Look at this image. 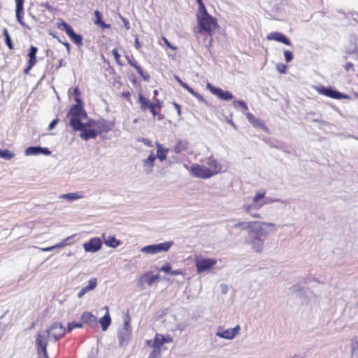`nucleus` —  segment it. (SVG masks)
<instances>
[{
  "mask_svg": "<svg viewBox=\"0 0 358 358\" xmlns=\"http://www.w3.org/2000/svg\"><path fill=\"white\" fill-rule=\"evenodd\" d=\"M146 343L147 345L150 347L161 348L162 346L164 344L163 340V335L160 334H157L153 340H148L146 341Z\"/></svg>",
  "mask_w": 358,
  "mask_h": 358,
  "instance_id": "obj_26",
  "label": "nucleus"
},
{
  "mask_svg": "<svg viewBox=\"0 0 358 358\" xmlns=\"http://www.w3.org/2000/svg\"><path fill=\"white\" fill-rule=\"evenodd\" d=\"M155 160H156V156L154 154V151L151 150L150 152L149 156L146 159H145L142 161L143 171L145 174L149 175L153 172Z\"/></svg>",
  "mask_w": 358,
  "mask_h": 358,
  "instance_id": "obj_16",
  "label": "nucleus"
},
{
  "mask_svg": "<svg viewBox=\"0 0 358 358\" xmlns=\"http://www.w3.org/2000/svg\"><path fill=\"white\" fill-rule=\"evenodd\" d=\"M222 293L225 294L227 292V286L226 285L222 284Z\"/></svg>",
  "mask_w": 358,
  "mask_h": 358,
  "instance_id": "obj_64",
  "label": "nucleus"
},
{
  "mask_svg": "<svg viewBox=\"0 0 358 358\" xmlns=\"http://www.w3.org/2000/svg\"><path fill=\"white\" fill-rule=\"evenodd\" d=\"M196 1L197 3L199 4V10L206 8L202 0H196Z\"/></svg>",
  "mask_w": 358,
  "mask_h": 358,
  "instance_id": "obj_61",
  "label": "nucleus"
},
{
  "mask_svg": "<svg viewBox=\"0 0 358 358\" xmlns=\"http://www.w3.org/2000/svg\"><path fill=\"white\" fill-rule=\"evenodd\" d=\"M155 146L157 149L156 159H158L160 162H164L166 159L169 149L164 148L162 144L157 141L155 142Z\"/></svg>",
  "mask_w": 358,
  "mask_h": 358,
  "instance_id": "obj_22",
  "label": "nucleus"
},
{
  "mask_svg": "<svg viewBox=\"0 0 358 358\" xmlns=\"http://www.w3.org/2000/svg\"><path fill=\"white\" fill-rule=\"evenodd\" d=\"M173 244V241H166L157 244L150 245L142 248L141 251L148 255H155L162 252L169 251Z\"/></svg>",
  "mask_w": 358,
  "mask_h": 358,
  "instance_id": "obj_10",
  "label": "nucleus"
},
{
  "mask_svg": "<svg viewBox=\"0 0 358 358\" xmlns=\"http://www.w3.org/2000/svg\"><path fill=\"white\" fill-rule=\"evenodd\" d=\"M113 127V122L103 120L99 122H95V127L94 128H96L99 133L101 134L110 131Z\"/></svg>",
  "mask_w": 358,
  "mask_h": 358,
  "instance_id": "obj_21",
  "label": "nucleus"
},
{
  "mask_svg": "<svg viewBox=\"0 0 358 358\" xmlns=\"http://www.w3.org/2000/svg\"><path fill=\"white\" fill-rule=\"evenodd\" d=\"M257 194H260L263 195V197L260 199L261 207L262 208L264 205L270 204L275 202H280L282 203L286 204L287 201L286 200H282L280 199H273L270 197H266V191L265 190H259L257 192Z\"/></svg>",
  "mask_w": 358,
  "mask_h": 358,
  "instance_id": "obj_20",
  "label": "nucleus"
},
{
  "mask_svg": "<svg viewBox=\"0 0 358 358\" xmlns=\"http://www.w3.org/2000/svg\"><path fill=\"white\" fill-rule=\"evenodd\" d=\"M102 246V241L100 238H92L88 242L83 244V248L87 252H96Z\"/></svg>",
  "mask_w": 358,
  "mask_h": 358,
  "instance_id": "obj_15",
  "label": "nucleus"
},
{
  "mask_svg": "<svg viewBox=\"0 0 358 358\" xmlns=\"http://www.w3.org/2000/svg\"><path fill=\"white\" fill-rule=\"evenodd\" d=\"M154 280L152 273H146L143 274L137 281V286L141 288H144L145 283L149 286H152L154 283Z\"/></svg>",
  "mask_w": 358,
  "mask_h": 358,
  "instance_id": "obj_24",
  "label": "nucleus"
},
{
  "mask_svg": "<svg viewBox=\"0 0 358 358\" xmlns=\"http://www.w3.org/2000/svg\"><path fill=\"white\" fill-rule=\"evenodd\" d=\"M83 322L89 325L91 328L95 329L98 327L97 318L92 313L85 311L81 315Z\"/></svg>",
  "mask_w": 358,
  "mask_h": 358,
  "instance_id": "obj_18",
  "label": "nucleus"
},
{
  "mask_svg": "<svg viewBox=\"0 0 358 358\" xmlns=\"http://www.w3.org/2000/svg\"><path fill=\"white\" fill-rule=\"evenodd\" d=\"M351 355L353 357L358 358V341L352 340L350 343Z\"/></svg>",
  "mask_w": 358,
  "mask_h": 358,
  "instance_id": "obj_35",
  "label": "nucleus"
},
{
  "mask_svg": "<svg viewBox=\"0 0 358 358\" xmlns=\"http://www.w3.org/2000/svg\"><path fill=\"white\" fill-rule=\"evenodd\" d=\"M57 27L61 30L65 31L66 34H68L71 31L73 30L72 27L64 22H61L58 23Z\"/></svg>",
  "mask_w": 358,
  "mask_h": 358,
  "instance_id": "obj_41",
  "label": "nucleus"
},
{
  "mask_svg": "<svg viewBox=\"0 0 358 358\" xmlns=\"http://www.w3.org/2000/svg\"><path fill=\"white\" fill-rule=\"evenodd\" d=\"M241 327L240 325H236L233 328L224 329L222 326H218L216 329V336L227 339V340H233L238 336L240 333Z\"/></svg>",
  "mask_w": 358,
  "mask_h": 358,
  "instance_id": "obj_12",
  "label": "nucleus"
},
{
  "mask_svg": "<svg viewBox=\"0 0 358 358\" xmlns=\"http://www.w3.org/2000/svg\"><path fill=\"white\" fill-rule=\"evenodd\" d=\"M152 350L150 351L148 358H161L162 348H157L151 347Z\"/></svg>",
  "mask_w": 358,
  "mask_h": 358,
  "instance_id": "obj_38",
  "label": "nucleus"
},
{
  "mask_svg": "<svg viewBox=\"0 0 358 358\" xmlns=\"http://www.w3.org/2000/svg\"><path fill=\"white\" fill-rule=\"evenodd\" d=\"M173 106H174L175 108L177 110V113H178V115H180L181 110H180V105L174 102Z\"/></svg>",
  "mask_w": 358,
  "mask_h": 358,
  "instance_id": "obj_62",
  "label": "nucleus"
},
{
  "mask_svg": "<svg viewBox=\"0 0 358 358\" xmlns=\"http://www.w3.org/2000/svg\"><path fill=\"white\" fill-rule=\"evenodd\" d=\"M222 171V166L213 156L208 157L200 164H193L191 166V173L197 178H209Z\"/></svg>",
  "mask_w": 358,
  "mask_h": 358,
  "instance_id": "obj_2",
  "label": "nucleus"
},
{
  "mask_svg": "<svg viewBox=\"0 0 358 358\" xmlns=\"http://www.w3.org/2000/svg\"><path fill=\"white\" fill-rule=\"evenodd\" d=\"M3 35L5 36V41H6V45H8V48L10 50H13V43H12V40H11V38L8 34V31L7 30V29H3Z\"/></svg>",
  "mask_w": 358,
  "mask_h": 358,
  "instance_id": "obj_40",
  "label": "nucleus"
},
{
  "mask_svg": "<svg viewBox=\"0 0 358 358\" xmlns=\"http://www.w3.org/2000/svg\"><path fill=\"white\" fill-rule=\"evenodd\" d=\"M188 146V142L185 140H180L178 141L176 145L174 147V152L177 154H179L183 151H185Z\"/></svg>",
  "mask_w": 358,
  "mask_h": 358,
  "instance_id": "obj_31",
  "label": "nucleus"
},
{
  "mask_svg": "<svg viewBox=\"0 0 358 358\" xmlns=\"http://www.w3.org/2000/svg\"><path fill=\"white\" fill-rule=\"evenodd\" d=\"M234 107H237L238 106L243 108L245 110H248V107L246 104V103L243 101H235L234 102Z\"/></svg>",
  "mask_w": 358,
  "mask_h": 358,
  "instance_id": "obj_43",
  "label": "nucleus"
},
{
  "mask_svg": "<svg viewBox=\"0 0 358 358\" xmlns=\"http://www.w3.org/2000/svg\"><path fill=\"white\" fill-rule=\"evenodd\" d=\"M198 31L199 34L206 33L212 36L214 33L217 23L216 19L210 15L206 8L198 10L197 13Z\"/></svg>",
  "mask_w": 358,
  "mask_h": 358,
  "instance_id": "obj_4",
  "label": "nucleus"
},
{
  "mask_svg": "<svg viewBox=\"0 0 358 358\" xmlns=\"http://www.w3.org/2000/svg\"><path fill=\"white\" fill-rule=\"evenodd\" d=\"M65 328L59 322L52 323L47 329H40L35 340L38 358H49L47 352L48 341H56L65 335Z\"/></svg>",
  "mask_w": 358,
  "mask_h": 358,
  "instance_id": "obj_1",
  "label": "nucleus"
},
{
  "mask_svg": "<svg viewBox=\"0 0 358 358\" xmlns=\"http://www.w3.org/2000/svg\"><path fill=\"white\" fill-rule=\"evenodd\" d=\"M160 271H163L166 273H171V266L170 263H166L163 266L159 268Z\"/></svg>",
  "mask_w": 358,
  "mask_h": 358,
  "instance_id": "obj_44",
  "label": "nucleus"
},
{
  "mask_svg": "<svg viewBox=\"0 0 358 358\" xmlns=\"http://www.w3.org/2000/svg\"><path fill=\"white\" fill-rule=\"evenodd\" d=\"M174 78L176 79V80L180 84V85L181 87H182L184 89H185L187 91L189 90V89L190 88V87L187 85L186 83H185L184 82H182L181 80V79L176 75L174 76Z\"/></svg>",
  "mask_w": 358,
  "mask_h": 358,
  "instance_id": "obj_46",
  "label": "nucleus"
},
{
  "mask_svg": "<svg viewBox=\"0 0 358 358\" xmlns=\"http://www.w3.org/2000/svg\"><path fill=\"white\" fill-rule=\"evenodd\" d=\"M104 309L106 310V313L104 316L99 319V322L101 326L102 330L106 331L111 323V318L109 314L108 307L105 306Z\"/></svg>",
  "mask_w": 358,
  "mask_h": 358,
  "instance_id": "obj_25",
  "label": "nucleus"
},
{
  "mask_svg": "<svg viewBox=\"0 0 358 358\" xmlns=\"http://www.w3.org/2000/svg\"><path fill=\"white\" fill-rule=\"evenodd\" d=\"M58 123V120L57 119H55L53 121H52V122L49 124V129L50 130H52L53 129L55 126L57 125V124Z\"/></svg>",
  "mask_w": 358,
  "mask_h": 358,
  "instance_id": "obj_58",
  "label": "nucleus"
},
{
  "mask_svg": "<svg viewBox=\"0 0 358 358\" xmlns=\"http://www.w3.org/2000/svg\"><path fill=\"white\" fill-rule=\"evenodd\" d=\"M130 318L129 315L124 318L123 327L119 329L117 334V339L120 347L125 348L131 338V328L130 327Z\"/></svg>",
  "mask_w": 358,
  "mask_h": 358,
  "instance_id": "obj_9",
  "label": "nucleus"
},
{
  "mask_svg": "<svg viewBox=\"0 0 358 358\" xmlns=\"http://www.w3.org/2000/svg\"><path fill=\"white\" fill-rule=\"evenodd\" d=\"M284 56H285V60L287 63L289 62L293 59V55L289 50H285L284 52Z\"/></svg>",
  "mask_w": 358,
  "mask_h": 358,
  "instance_id": "obj_48",
  "label": "nucleus"
},
{
  "mask_svg": "<svg viewBox=\"0 0 358 358\" xmlns=\"http://www.w3.org/2000/svg\"><path fill=\"white\" fill-rule=\"evenodd\" d=\"M36 63V58H29V64L30 66L33 67Z\"/></svg>",
  "mask_w": 358,
  "mask_h": 358,
  "instance_id": "obj_60",
  "label": "nucleus"
},
{
  "mask_svg": "<svg viewBox=\"0 0 358 358\" xmlns=\"http://www.w3.org/2000/svg\"><path fill=\"white\" fill-rule=\"evenodd\" d=\"M38 51V48L35 46H31L29 52V58H36V55Z\"/></svg>",
  "mask_w": 358,
  "mask_h": 358,
  "instance_id": "obj_47",
  "label": "nucleus"
},
{
  "mask_svg": "<svg viewBox=\"0 0 358 358\" xmlns=\"http://www.w3.org/2000/svg\"><path fill=\"white\" fill-rule=\"evenodd\" d=\"M139 141L148 147H153L152 142L150 139L143 138Z\"/></svg>",
  "mask_w": 358,
  "mask_h": 358,
  "instance_id": "obj_49",
  "label": "nucleus"
},
{
  "mask_svg": "<svg viewBox=\"0 0 358 358\" xmlns=\"http://www.w3.org/2000/svg\"><path fill=\"white\" fill-rule=\"evenodd\" d=\"M103 242L106 245L115 248L120 245V241L117 240L114 236L103 234Z\"/></svg>",
  "mask_w": 358,
  "mask_h": 358,
  "instance_id": "obj_27",
  "label": "nucleus"
},
{
  "mask_svg": "<svg viewBox=\"0 0 358 358\" xmlns=\"http://www.w3.org/2000/svg\"><path fill=\"white\" fill-rule=\"evenodd\" d=\"M152 105L155 106V108H160L162 107V103L158 99L156 100L155 103H152Z\"/></svg>",
  "mask_w": 358,
  "mask_h": 358,
  "instance_id": "obj_63",
  "label": "nucleus"
},
{
  "mask_svg": "<svg viewBox=\"0 0 358 358\" xmlns=\"http://www.w3.org/2000/svg\"><path fill=\"white\" fill-rule=\"evenodd\" d=\"M73 42L77 45H81L82 44V36L79 34H76L73 30L71 31L67 34Z\"/></svg>",
  "mask_w": 358,
  "mask_h": 358,
  "instance_id": "obj_34",
  "label": "nucleus"
},
{
  "mask_svg": "<svg viewBox=\"0 0 358 358\" xmlns=\"http://www.w3.org/2000/svg\"><path fill=\"white\" fill-rule=\"evenodd\" d=\"M277 69L280 73H285L287 66L285 64H278L277 65Z\"/></svg>",
  "mask_w": 358,
  "mask_h": 358,
  "instance_id": "obj_54",
  "label": "nucleus"
},
{
  "mask_svg": "<svg viewBox=\"0 0 358 358\" xmlns=\"http://www.w3.org/2000/svg\"><path fill=\"white\" fill-rule=\"evenodd\" d=\"M134 46L138 50L141 49V47L137 36H135Z\"/></svg>",
  "mask_w": 358,
  "mask_h": 358,
  "instance_id": "obj_57",
  "label": "nucleus"
},
{
  "mask_svg": "<svg viewBox=\"0 0 358 358\" xmlns=\"http://www.w3.org/2000/svg\"><path fill=\"white\" fill-rule=\"evenodd\" d=\"M316 91L322 95L328 97H331L336 99H347L348 96L343 94L338 91H336L331 88H327L323 86L316 87Z\"/></svg>",
  "mask_w": 358,
  "mask_h": 358,
  "instance_id": "obj_13",
  "label": "nucleus"
},
{
  "mask_svg": "<svg viewBox=\"0 0 358 358\" xmlns=\"http://www.w3.org/2000/svg\"><path fill=\"white\" fill-rule=\"evenodd\" d=\"M345 69L347 71H349L351 69H353V65L352 63L350 62H348L345 65Z\"/></svg>",
  "mask_w": 358,
  "mask_h": 358,
  "instance_id": "obj_59",
  "label": "nucleus"
},
{
  "mask_svg": "<svg viewBox=\"0 0 358 358\" xmlns=\"http://www.w3.org/2000/svg\"><path fill=\"white\" fill-rule=\"evenodd\" d=\"M59 199H64L69 201H73L77 199H80L83 198V194H82L80 192H71L68 194H64L59 196Z\"/></svg>",
  "mask_w": 358,
  "mask_h": 358,
  "instance_id": "obj_28",
  "label": "nucleus"
},
{
  "mask_svg": "<svg viewBox=\"0 0 358 358\" xmlns=\"http://www.w3.org/2000/svg\"><path fill=\"white\" fill-rule=\"evenodd\" d=\"M150 108L148 109L152 114L154 117L157 116L159 114V112L156 110L157 108H155V106L152 105L150 106Z\"/></svg>",
  "mask_w": 358,
  "mask_h": 358,
  "instance_id": "obj_56",
  "label": "nucleus"
},
{
  "mask_svg": "<svg viewBox=\"0 0 358 358\" xmlns=\"http://www.w3.org/2000/svg\"><path fill=\"white\" fill-rule=\"evenodd\" d=\"M128 62H129V64L131 66H132L133 67H134V68L136 69L137 72H138V73H139V74H140L143 78H145V77H144V75H143V69H142L141 66H139L138 65V63H137V62H136L135 59H128Z\"/></svg>",
  "mask_w": 358,
  "mask_h": 358,
  "instance_id": "obj_39",
  "label": "nucleus"
},
{
  "mask_svg": "<svg viewBox=\"0 0 358 358\" xmlns=\"http://www.w3.org/2000/svg\"><path fill=\"white\" fill-rule=\"evenodd\" d=\"M172 275H181L182 276L185 275V273L181 270H171V273Z\"/></svg>",
  "mask_w": 358,
  "mask_h": 358,
  "instance_id": "obj_55",
  "label": "nucleus"
},
{
  "mask_svg": "<svg viewBox=\"0 0 358 358\" xmlns=\"http://www.w3.org/2000/svg\"><path fill=\"white\" fill-rule=\"evenodd\" d=\"M263 197L262 194L255 193V195L252 199L251 203H244L241 206L242 210L249 215L252 218L260 219L262 216L259 213H257V210L262 208L260 204V199Z\"/></svg>",
  "mask_w": 358,
  "mask_h": 358,
  "instance_id": "obj_7",
  "label": "nucleus"
},
{
  "mask_svg": "<svg viewBox=\"0 0 358 358\" xmlns=\"http://www.w3.org/2000/svg\"><path fill=\"white\" fill-rule=\"evenodd\" d=\"M246 117L248 120L255 127L258 128H264V122L259 118H256L252 113H246Z\"/></svg>",
  "mask_w": 358,
  "mask_h": 358,
  "instance_id": "obj_29",
  "label": "nucleus"
},
{
  "mask_svg": "<svg viewBox=\"0 0 358 358\" xmlns=\"http://www.w3.org/2000/svg\"><path fill=\"white\" fill-rule=\"evenodd\" d=\"M94 15H95V18H96L94 23L100 26L101 27H102L103 29L108 28L110 27L109 24H106L101 20V13L99 10H95Z\"/></svg>",
  "mask_w": 358,
  "mask_h": 358,
  "instance_id": "obj_33",
  "label": "nucleus"
},
{
  "mask_svg": "<svg viewBox=\"0 0 358 358\" xmlns=\"http://www.w3.org/2000/svg\"><path fill=\"white\" fill-rule=\"evenodd\" d=\"M82 327H83L82 323L71 322L68 325V331H71L75 328H82Z\"/></svg>",
  "mask_w": 358,
  "mask_h": 358,
  "instance_id": "obj_45",
  "label": "nucleus"
},
{
  "mask_svg": "<svg viewBox=\"0 0 358 358\" xmlns=\"http://www.w3.org/2000/svg\"><path fill=\"white\" fill-rule=\"evenodd\" d=\"M97 285V279L92 278L88 281V285L83 287L80 291L78 293V297L82 298L86 293L94 289Z\"/></svg>",
  "mask_w": 358,
  "mask_h": 358,
  "instance_id": "obj_23",
  "label": "nucleus"
},
{
  "mask_svg": "<svg viewBox=\"0 0 358 358\" xmlns=\"http://www.w3.org/2000/svg\"><path fill=\"white\" fill-rule=\"evenodd\" d=\"M94 127L95 121L90 120L87 123H82L80 129L74 130L80 131V138L85 141H87L91 138L94 139L96 138L98 133L93 129Z\"/></svg>",
  "mask_w": 358,
  "mask_h": 358,
  "instance_id": "obj_11",
  "label": "nucleus"
},
{
  "mask_svg": "<svg viewBox=\"0 0 358 358\" xmlns=\"http://www.w3.org/2000/svg\"><path fill=\"white\" fill-rule=\"evenodd\" d=\"M69 119V124L73 129H80L82 120L87 117L86 113L81 106L76 104L73 106L67 115Z\"/></svg>",
  "mask_w": 358,
  "mask_h": 358,
  "instance_id": "obj_5",
  "label": "nucleus"
},
{
  "mask_svg": "<svg viewBox=\"0 0 358 358\" xmlns=\"http://www.w3.org/2000/svg\"><path fill=\"white\" fill-rule=\"evenodd\" d=\"M112 54L113 55V56H114L115 59L116 60V62H119V59H120V55H119V53H118L117 49V48H114V49L112 50Z\"/></svg>",
  "mask_w": 358,
  "mask_h": 358,
  "instance_id": "obj_52",
  "label": "nucleus"
},
{
  "mask_svg": "<svg viewBox=\"0 0 358 358\" xmlns=\"http://www.w3.org/2000/svg\"><path fill=\"white\" fill-rule=\"evenodd\" d=\"M22 10H23V3L17 2L16 3V18L17 21L22 24L23 27H25L24 22L22 21Z\"/></svg>",
  "mask_w": 358,
  "mask_h": 358,
  "instance_id": "obj_30",
  "label": "nucleus"
},
{
  "mask_svg": "<svg viewBox=\"0 0 358 358\" xmlns=\"http://www.w3.org/2000/svg\"><path fill=\"white\" fill-rule=\"evenodd\" d=\"M55 248H59V246H57V244H56L53 246H50V247H48V248H41V250L44 252H50V251L53 250Z\"/></svg>",
  "mask_w": 358,
  "mask_h": 358,
  "instance_id": "obj_50",
  "label": "nucleus"
},
{
  "mask_svg": "<svg viewBox=\"0 0 358 358\" xmlns=\"http://www.w3.org/2000/svg\"><path fill=\"white\" fill-rule=\"evenodd\" d=\"M188 92L197 99L199 101L204 103L206 106L209 105L208 101H206L201 94L195 92L192 88L190 87Z\"/></svg>",
  "mask_w": 358,
  "mask_h": 358,
  "instance_id": "obj_37",
  "label": "nucleus"
},
{
  "mask_svg": "<svg viewBox=\"0 0 358 358\" xmlns=\"http://www.w3.org/2000/svg\"><path fill=\"white\" fill-rule=\"evenodd\" d=\"M206 88L214 95L219 97L220 99L228 101L234 98L233 94L229 91H224L221 88L216 87L212 85L210 83L206 85Z\"/></svg>",
  "mask_w": 358,
  "mask_h": 358,
  "instance_id": "obj_14",
  "label": "nucleus"
},
{
  "mask_svg": "<svg viewBox=\"0 0 358 358\" xmlns=\"http://www.w3.org/2000/svg\"><path fill=\"white\" fill-rule=\"evenodd\" d=\"M162 40L164 42V43L171 49L176 50V48L173 45H172L170 42L167 40L166 37H162Z\"/></svg>",
  "mask_w": 358,
  "mask_h": 358,
  "instance_id": "obj_53",
  "label": "nucleus"
},
{
  "mask_svg": "<svg viewBox=\"0 0 358 358\" xmlns=\"http://www.w3.org/2000/svg\"><path fill=\"white\" fill-rule=\"evenodd\" d=\"M266 38L270 41H276L280 43H282L287 45H291L290 41L282 34L277 32V31H273L269 33L266 36Z\"/></svg>",
  "mask_w": 358,
  "mask_h": 358,
  "instance_id": "obj_19",
  "label": "nucleus"
},
{
  "mask_svg": "<svg viewBox=\"0 0 358 358\" xmlns=\"http://www.w3.org/2000/svg\"><path fill=\"white\" fill-rule=\"evenodd\" d=\"M15 157V154L8 150L0 149V157L5 159H11Z\"/></svg>",
  "mask_w": 358,
  "mask_h": 358,
  "instance_id": "obj_36",
  "label": "nucleus"
},
{
  "mask_svg": "<svg viewBox=\"0 0 358 358\" xmlns=\"http://www.w3.org/2000/svg\"><path fill=\"white\" fill-rule=\"evenodd\" d=\"M269 225L263 227L264 232L250 233L249 234V239L248 243L250 245L251 250L257 253H262L264 248V238L269 234L274 233L276 230V225L273 222H264Z\"/></svg>",
  "mask_w": 358,
  "mask_h": 358,
  "instance_id": "obj_3",
  "label": "nucleus"
},
{
  "mask_svg": "<svg viewBox=\"0 0 358 358\" xmlns=\"http://www.w3.org/2000/svg\"><path fill=\"white\" fill-rule=\"evenodd\" d=\"M138 101L141 103V108L142 110H145L150 108V106L152 105V103H150V100L147 98H145L142 94H138Z\"/></svg>",
  "mask_w": 358,
  "mask_h": 358,
  "instance_id": "obj_32",
  "label": "nucleus"
},
{
  "mask_svg": "<svg viewBox=\"0 0 358 358\" xmlns=\"http://www.w3.org/2000/svg\"><path fill=\"white\" fill-rule=\"evenodd\" d=\"M76 236V234H73L71 236L66 237L65 239H64L62 242L57 244V246H59V248H63L66 245H71V239L73 238Z\"/></svg>",
  "mask_w": 358,
  "mask_h": 358,
  "instance_id": "obj_42",
  "label": "nucleus"
},
{
  "mask_svg": "<svg viewBox=\"0 0 358 358\" xmlns=\"http://www.w3.org/2000/svg\"><path fill=\"white\" fill-rule=\"evenodd\" d=\"M24 155L27 156H32V155H50L51 152L47 148H41L38 146H30L26 148L24 151Z\"/></svg>",
  "mask_w": 358,
  "mask_h": 358,
  "instance_id": "obj_17",
  "label": "nucleus"
},
{
  "mask_svg": "<svg viewBox=\"0 0 358 358\" xmlns=\"http://www.w3.org/2000/svg\"><path fill=\"white\" fill-rule=\"evenodd\" d=\"M163 340L164 343H170L173 342V338L170 335H163Z\"/></svg>",
  "mask_w": 358,
  "mask_h": 358,
  "instance_id": "obj_51",
  "label": "nucleus"
},
{
  "mask_svg": "<svg viewBox=\"0 0 358 358\" xmlns=\"http://www.w3.org/2000/svg\"><path fill=\"white\" fill-rule=\"evenodd\" d=\"M268 226L264 222L261 221H249V222H238L233 226L234 228H241L243 230H248V234L250 233L264 232L263 227Z\"/></svg>",
  "mask_w": 358,
  "mask_h": 358,
  "instance_id": "obj_8",
  "label": "nucleus"
},
{
  "mask_svg": "<svg viewBox=\"0 0 358 358\" xmlns=\"http://www.w3.org/2000/svg\"><path fill=\"white\" fill-rule=\"evenodd\" d=\"M217 261L215 258H206L201 255H196L194 263L198 274L209 273L214 268Z\"/></svg>",
  "mask_w": 358,
  "mask_h": 358,
  "instance_id": "obj_6",
  "label": "nucleus"
}]
</instances>
